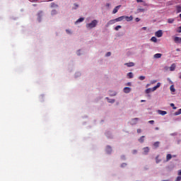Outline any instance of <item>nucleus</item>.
Wrapping results in <instances>:
<instances>
[{
  "mask_svg": "<svg viewBox=\"0 0 181 181\" xmlns=\"http://www.w3.org/2000/svg\"><path fill=\"white\" fill-rule=\"evenodd\" d=\"M98 23L97 20H93L91 23L86 24L87 29H93V28H95Z\"/></svg>",
  "mask_w": 181,
  "mask_h": 181,
  "instance_id": "obj_1",
  "label": "nucleus"
},
{
  "mask_svg": "<svg viewBox=\"0 0 181 181\" xmlns=\"http://www.w3.org/2000/svg\"><path fill=\"white\" fill-rule=\"evenodd\" d=\"M155 35L156 37H162L163 36V32H162V30H159L156 32Z\"/></svg>",
  "mask_w": 181,
  "mask_h": 181,
  "instance_id": "obj_2",
  "label": "nucleus"
},
{
  "mask_svg": "<svg viewBox=\"0 0 181 181\" xmlns=\"http://www.w3.org/2000/svg\"><path fill=\"white\" fill-rule=\"evenodd\" d=\"M117 21H115V19L113 20H110L109 21L107 24H106V28H108V26L111 25H114V23H116Z\"/></svg>",
  "mask_w": 181,
  "mask_h": 181,
  "instance_id": "obj_3",
  "label": "nucleus"
},
{
  "mask_svg": "<svg viewBox=\"0 0 181 181\" xmlns=\"http://www.w3.org/2000/svg\"><path fill=\"white\" fill-rule=\"evenodd\" d=\"M124 19L127 21V22H131V21L134 19V17L132 16H124Z\"/></svg>",
  "mask_w": 181,
  "mask_h": 181,
  "instance_id": "obj_4",
  "label": "nucleus"
},
{
  "mask_svg": "<svg viewBox=\"0 0 181 181\" xmlns=\"http://www.w3.org/2000/svg\"><path fill=\"white\" fill-rule=\"evenodd\" d=\"M125 19V16H122L120 17H118L117 18H115L116 22H122V21H124Z\"/></svg>",
  "mask_w": 181,
  "mask_h": 181,
  "instance_id": "obj_5",
  "label": "nucleus"
},
{
  "mask_svg": "<svg viewBox=\"0 0 181 181\" xmlns=\"http://www.w3.org/2000/svg\"><path fill=\"white\" fill-rule=\"evenodd\" d=\"M124 93H125L126 94H128V93H131V88L129 87H125L123 89Z\"/></svg>",
  "mask_w": 181,
  "mask_h": 181,
  "instance_id": "obj_6",
  "label": "nucleus"
},
{
  "mask_svg": "<svg viewBox=\"0 0 181 181\" xmlns=\"http://www.w3.org/2000/svg\"><path fill=\"white\" fill-rule=\"evenodd\" d=\"M175 9H176L177 13H180V12H181V6L180 5L175 6Z\"/></svg>",
  "mask_w": 181,
  "mask_h": 181,
  "instance_id": "obj_7",
  "label": "nucleus"
},
{
  "mask_svg": "<svg viewBox=\"0 0 181 181\" xmlns=\"http://www.w3.org/2000/svg\"><path fill=\"white\" fill-rule=\"evenodd\" d=\"M121 8V5L117 6L112 11V13H117L118 12V9Z\"/></svg>",
  "mask_w": 181,
  "mask_h": 181,
  "instance_id": "obj_8",
  "label": "nucleus"
},
{
  "mask_svg": "<svg viewBox=\"0 0 181 181\" xmlns=\"http://www.w3.org/2000/svg\"><path fill=\"white\" fill-rule=\"evenodd\" d=\"M174 42L175 43H181V38L179 37H175Z\"/></svg>",
  "mask_w": 181,
  "mask_h": 181,
  "instance_id": "obj_9",
  "label": "nucleus"
},
{
  "mask_svg": "<svg viewBox=\"0 0 181 181\" xmlns=\"http://www.w3.org/2000/svg\"><path fill=\"white\" fill-rule=\"evenodd\" d=\"M176 69V64H173L170 66V71H175V69Z\"/></svg>",
  "mask_w": 181,
  "mask_h": 181,
  "instance_id": "obj_10",
  "label": "nucleus"
},
{
  "mask_svg": "<svg viewBox=\"0 0 181 181\" xmlns=\"http://www.w3.org/2000/svg\"><path fill=\"white\" fill-rule=\"evenodd\" d=\"M153 57L154 59H160V57H162V54L160 53L155 54Z\"/></svg>",
  "mask_w": 181,
  "mask_h": 181,
  "instance_id": "obj_11",
  "label": "nucleus"
},
{
  "mask_svg": "<svg viewBox=\"0 0 181 181\" xmlns=\"http://www.w3.org/2000/svg\"><path fill=\"white\" fill-rule=\"evenodd\" d=\"M178 177H177L175 181H180L181 180V170H178Z\"/></svg>",
  "mask_w": 181,
  "mask_h": 181,
  "instance_id": "obj_12",
  "label": "nucleus"
},
{
  "mask_svg": "<svg viewBox=\"0 0 181 181\" xmlns=\"http://www.w3.org/2000/svg\"><path fill=\"white\" fill-rule=\"evenodd\" d=\"M143 150H144V155H147L148 152H149V147L144 148Z\"/></svg>",
  "mask_w": 181,
  "mask_h": 181,
  "instance_id": "obj_13",
  "label": "nucleus"
},
{
  "mask_svg": "<svg viewBox=\"0 0 181 181\" xmlns=\"http://www.w3.org/2000/svg\"><path fill=\"white\" fill-rule=\"evenodd\" d=\"M144 141H145V136H142L139 139V142H140V144H144Z\"/></svg>",
  "mask_w": 181,
  "mask_h": 181,
  "instance_id": "obj_14",
  "label": "nucleus"
},
{
  "mask_svg": "<svg viewBox=\"0 0 181 181\" xmlns=\"http://www.w3.org/2000/svg\"><path fill=\"white\" fill-rule=\"evenodd\" d=\"M135 64H134V62H130V63H126L125 66H127V67H134Z\"/></svg>",
  "mask_w": 181,
  "mask_h": 181,
  "instance_id": "obj_15",
  "label": "nucleus"
},
{
  "mask_svg": "<svg viewBox=\"0 0 181 181\" xmlns=\"http://www.w3.org/2000/svg\"><path fill=\"white\" fill-rule=\"evenodd\" d=\"M158 114H160V115H166V114H168V112L166 111H163V110H158Z\"/></svg>",
  "mask_w": 181,
  "mask_h": 181,
  "instance_id": "obj_16",
  "label": "nucleus"
},
{
  "mask_svg": "<svg viewBox=\"0 0 181 181\" xmlns=\"http://www.w3.org/2000/svg\"><path fill=\"white\" fill-rule=\"evenodd\" d=\"M50 6H51V8H58L59 5L56 4V3H54V2H52V3H51Z\"/></svg>",
  "mask_w": 181,
  "mask_h": 181,
  "instance_id": "obj_17",
  "label": "nucleus"
},
{
  "mask_svg": "<svg viewBox=\"0 0 181 181\" xmlns=\"http://www.w3.org/2000/svg\"><path fill=\"white\" fill-rule=\"evenodd\" d=\"M170 90L172 93H175V91H176V89H175V86L172 85L170 87Z\"/></svg>",
  "mask_w": 181,
  "mask_h": 181,
  "instance_id": "obj_18",
  "label": "nucleus"
},
{
  "mask_svg": "<svg viewBox=\"0 0 181 181\" xmlns=\"http://www.w3.org/2000/svg\"><path fill=\"white\" fill-rule=\"evenodd\" d=\"M172 159V154H168L166 156V160L168 162V160H170Z\"/></svg>",
  "mask_w": 181,
  "mask_h": 181,
  "instance_id": "obj_19",
  "label": "nucleus"
},
{
  "mask_svg": "<svg viewBox=\"0 0 181 181\" xmlns=\"http://www.w3.org/2000/svg\"><path fill=\"white\" fill-rule=\"evenodd\" d=\"M84 21V18H78L76 22H75V23L76 24V23H80V22H83Z\"/></svg>",
  "mask_w": 181,
  "mask_h": 181,
  "instance_id": "obj_20",
  "label": "nucleus"
},
{
  "mask_svg": "<svg viewBox=\"0 0 181 181\" xmlns=\"http://www.w3.org/2000/svg\"><path fill=\"white\" fill-rule=\"evenodd\" d=\"M127 76H128L129 78H134V74H132V72L128 73Z\"/></svg>",
  "mask_w": 181,
  "mask_h": 181,
  "instance_id": "obj_21",
  "label": "nucleus"
},
{
  "mask_svg": "<svg viewBox=\"0 0 181 181\" xmlns=\"http://www.w3.org/2000/svg\"><path fill=\"white\" fill-rule=\"evenodd\" d=\"M107 98L108 103H110L111 104L115 103V100H114V99H110L108 98Z\"/></svg>",
  "mask_w": 181,
  "mask_h": 181,
  "instance_id": "obj_22",
  "label": "nucleus"
},
{
  "mask_svg": "<svg viewBox=\"0 0 181 181\" xmlns=\"http://www.w3.org/2000/svg\"><path fill=\"white\" fill-rule=\"evenodd\" d=\"M175 22V18H168V23H173Z\"/></svg>",
  "mask_w": 181,
  "mask_h": 181,
  "instance_id": "obj_23",
  "label": "nucleus"
},
{
  "mask_svg": "<svg viewBox=\"0 0 181 181\" xmlns=\"http://www.w3.org/2000/svg\"><path fill=\"white\" fill-rule=\"evenodd\" d=\"M151 40V42H154L155 43L158 42V39L156 37H152Z\"/></svg>",
  "mask_w": 181,
  "mask_h": 181,
  "instance_id": "obj_24",
  "label": "nucleus"
},
{
  "mask_svg": "<svg viewBox=\"0 0 181 181\" xmlns=\"http://www.w3.org/2000/svg\"><path fill=\"white\" fill-rule=\"evenodd\" d=\"M153 146H155V148H158L159 147V141H156L153 144Z\"/></svg>",
  "mask_w": 181,
  "mask_h": 181,
  "instance_id": "obj_25",
  "label": "nucleus"
},
{
  "mask_svg": "<svg viewBox=\"0 0 181 181\" xmlns=\"http://www.w3.org/2000/svg\"><path fill=\"white\" fill-rule=\"evenodd\" d=\"M57 11H56V10H52V11H51V15H57Z\"/></svg>",
  "mask_w": 181,
  "mask_h": 181,
  "instance_id": "obj_26",
  "label": "nucleus"
},
{
  "mask_svg": "<svg viewBox=\"0 0 181 181\" xmlns=\"http://www.w3.org/2000/svg\"><path fill=\"white\" fill-rule=\"evenodd\" d=\"M180 114H181V109L178 110L177 112H175V115H180Z\"/></svg>",
  "mask_w": 181,
  "mask_h": 181,
  "instance_id": "obj_27",
  "label": "nucleus"
},
{
  "mask_svg": "<svg viewBox=\"0 0 181 181\" xmlns=\"http://www.w3.org/2000/svg\"><path fill=\"white\" fill-rule=\"evenodd\" d=\"M146 77L144 76H141L139 77V79L141 81H143V80H145Z\"/></svg>",
  "mask_w": 181,
  "mask_h": 181,
  "instance_id": "obj_28",
  "label": "nucleus"
},
{
  "mask_svg": "<svg viewBox=\"0 0 181 181\" xmlns=\"http://www.w3.org/2000/svg\"><path fill=\"white\" fill-rule=\"evenodd\" d=\"M122 27L121 25H117L115 28V30H119V29H121Z\"/></svg>",
  "mask_w": 181,
  "mask_h": 181,
  "instance_id": "obj_29",
  "label": "nucleus"
},
{
  "mask_svg": "<svg viewBox=\"0 0 181 181\" xmlns=\"http://www.w3.org/2000/svg\"><path fill=\"white\" fill-rule=\"evenodd\" d=\"M137 12L139 13V12H145V9L144 8H138L137 9Z\"/></svg>",
  "mask_w": 181,
  "mask_h": 181,
  "instance_id": "obj_30",
  "label": "nucleus"
},
{
  "mask_svg": "<svg viewBox=\"0 0 181 181\" xmlns=\"http://www.w3.org/2000/svg\"><path fill=\"white\" fill-rule=\"evenodd\" d=\"M177 33H181V26L179 27V28L177 29Z\"/></svg>",
  "mask_w": 181,
  "mask_h": 181,
  "instance_id": "obj_31",
  "label": "nucleus"
},
{
  "mask_svg": "<svg viewBox=\"0 0 181 181\" xmlns=\"http://www.w3.org/2000/svg\"><path fill=\"white\" fill-rule=\"evenodd\" d=\"M148 124H151V125H153V124H155V121L150 120V121H148Z\"/></svg>",
  "mask_w": 181,
  "mask_h": 181,
  "instance_id": "obj_32",
  "label": "nucleus"
},
{
  "mask_svg": "<svg viewBox=\"0 0 181 181\" xmlns=\"http://www.w3.org/2000/svg\"><path fill=\"white\" fill-rule=\"evenodd\" d=\"M146 94H149V93H151V88L146 89Z\"/></svg>",
  "mask_w": 181,
  "mask_h": 181,
  "instance_id": "obj_33",
  "label": "nucleus"
},
{
  "mask_svg": "<svg viewBox=\"0 0 181 181\" xmlns=\"http://www.w3.org/2000/svg\"><path fill=\"white\" fill-rule=\"evenodd\" d=\"M170 106L173 107V110H176V108H177L176 107H175V104H173V103H171Z\"/></svg>",
  "mask_w": 181,
  "mask_h": 181,
  "instance_id": "obj_34",
  "label": "nucleus"
},
{
  "mask_svg": "<svg viewBox=\"0 0 181 181\" xmlns=\"http://www.w3.org/2000/svg\"><path fill=\"white\" fill-rule=\"evenodd\" d=\"M110 56H111V52H109L106 54V57H110Z\"/></svg>",
  "mask_w": 181,
  "mask_h": 181,
  "instance_id": "obj_35",
  "label": "nucleus"
},
{
  "mask_svg": "<svg viewBox=\"0 0 181 181\" xmlns=\"http://www.w3.org/2000/svg\"><path fill=\"white\" fill-rule=\"evenodd\" d=\"M156 90H158V88L156 86L153 87L152 91H156Z\"/></svg>",
  "mask_w": 181,
  "mask_h": 181,
  "instance_id": "obj_36",
  "label": "nucleus"
},
{
  "mask_svg": "<svg viewBox=\"0 0 181 181\" xmlns=\"http://www.w3.org/2000/svg\"><path fill=\"white\" fill-rule=\"evenodd\" d=\"M107 151H112L111 146H107Z\"/></svg>",
  "mask_w": 181,
  "mask_h": 181,
  "instance_id": "obj_37",
  "label": "nucleus"
},
{
  "mask_svg": "<svg viewBox=\"0 0 181 181\" xmlns=\"http://www.w3.org/2000/svg\"><path fill=\"white\" fill-rule=\"evenodd\" d=\"M156 86L157 88H159V87H160V83H158Z\"/></svg>",
  "mask_w": 181,
  "mask_h": 181,
  "instance_id": "obj_38",
  "label": "nucleus"
},
{
  "mask_svg": "<svg viewBox=\"0 0 181 181\" xmlns=\"http://www.w3.org/2000/svg\"><path fill=\"white\" fill-rule=\"evenodd\" d=\"M156 86L157 88H159V87H160V83H158Z\"/></svg>",
  "mask_w": 181,
  "mask_h": 181,
  "instance_id": "obj_39",
  "label": "nucleus"
},
{
  "mask_svg": "<svg viewBox=\"0 0 181 181\" xmlns=\"http://www.w3.org/2000/svg\"><path fill=\"white\" fill-rule=\"evenodd\" d=\"M141 132H142V130L141 129H137V133L141 134Z\"/></svg>",
  "mask_w": 181,
  "mask_h": 181,
  "instance_id": "obj_40",
  "label": "nucleus"
},
{
  "mask_svg": "<svg viewBox=\"0 0 181 181\" xmlns=\"http://www.w3.org/2000/svg\"><path fill=\"white\" fill-rule=\"evenodd\" d=\"M125 166H127V163H122V164L121 165V167H122V168H125Z\"/></svg>",
  "mask_w": 181,
  "mask_h": 181,
  "instance_id": "obj_41",
  "label": "nucleus"
},
{
  "mask_svg": "<svg viewBox=\"0 0 181 181\" xmlns=\"http://www.w3.org/2000/svg\"><path fill=\"white\" fill-rule=\"evenodd\" d=\"M135 21H136V22H139V21H141V19L139 18H136Z\"/></svg>",
  "mask_w": 181,
  "mask_h": 181,
  "instance_id": "obj_42",
  "label": "nucleus"
},
{
  "mask_svg": "<svg viewBox=\"0 0 181 181\" xmlns=\"http://www.w3.org/2000/svg\"><path fill=\"white\" fill-rule=\"evenodd\" d=\"M66 33H71V31L70 30H66Z\"/></svg>",
  "mask_w": 181,
  "mask_h": 181,
  "instance_id": "obj_43",
  "label": "nucleus"
},
{
  "mask_svg": "<svg viewBox=\"0 0 181 181\" xmlns=\"http://www.w3.org/2000/svg\"><path fill=\"white\" fill-rule=\"evenodd\" d=\"M42 13H43V12H42V11H40V12L38 13V16H40V15H42Z\"/></svg>",
  "mask_w": 181,
  "mask_h": 181,
  "instance_id": "obj_44",
  "label": "nucleus"
},
{
  "mask_svg": "<svg viewBox=\"0 0 181 181\" xmlns=\"http://www.w3.org/2000/svg\"><path fill=\"white\" fill-rule=\"evenodd\" d=\"M74 6H76V8H78V5L76 4H74Z\"/></svg>",
  "mask_w": 181,
  "mask_h": 181,
  "instance_id": "obj_45",
  "label": "nucleus"
},
{
  "mask_svg": "<svg viewBox=\"0 0 181 181\" xmlns=\"http://www.w3.org/2000/svg\"><path fill=\"white\" fill-rule=\"evenodd\" d=\"M136 2L139 3V2H143L142 0H136Z\"/></svg>",
  "mask_w": 181,
  "mask_h": 181,
  "instance_id": "obj_46",
  "label": "nucleus"
},
{
  "mask_svg": "<svg viewBox=\"0 0 181 181\" xmlns=\"http://www.w3.org/2000/svg\"><path fill=\"white\" fill-rule=\"evenodd\" d=\"M144 6H148V4L146 3H144Z\"/></svg>",
  "mask_w": 181,
  "mask_h": 181,
  "instance_id": "obj_47",
  "label": "nucleus"
},
{
  "mask_svg": "<svg viewBox=\"0 0 181 181\" xmlns=\"http://www.w3.org/2000/svg\"><path fill=\"white\" fill-rule=\"evenodd\" d=\"M155 129L156 131H159V127H156Z\"/></svg>",
  "mask_w": 181,
  "mask_h": 181,
  "instance_id": "obj_48",
  "label": "nucleus"
},
{
  "mask_svg": "<svg viewBox=\"0 0 181 181\" xmlns=\"http://www.w3.org/2000/svg\"><path fill=\"white\" fill-rule=\"evenodd\" d=\"M142 29H143L144 30H146V27H143Z\"/></svg>",
  "mask_w": 181,
  "mask_h": 181,
  "instance_id": "obj_49",
  "label": "nucleus"
},
{
  "mask_svg": "<svg viewBox=\"0 0 181 181\" xmlns=\"http://www.w3.org/2000/svg\"><path fill=\"white\" fill-rule=\"evenodd\" d=\"M154 83H156V81H151V84H153Z\"/></svg>",
  "mask_w": 181,
  "mask_h": 181,
  "instance_id": "obj_50",
  "label": "nucleus"
},
{
  "mask_svg": "<svg viewBox=\"0 0 181 181\" xmlns=\"http://www.w3.org/2000/svg\"><path fill=\"white\" fill-rule=\"evenodd\" d=\"M136 152H137L136 150L133 151V153H134V154L136 153Z\"/></svg>",
  "mask_w": 181,
  "mask_h": 181,
  "instance_id": "obj_51",
  "label": "nucleus"
},
{
  "mask_svg": "<svg viewBox=\"0 0 181 181\" xmlns=\"http://www.w3.org/2000/svg\"><path fill=\"white\" fill-rule=\"evenodd\" d=\"M106 6L110 7V4L107 3V4H106Z\"/></svg>",
  "mask_w": 181,
  "mask_h": 181,
  "instance_id": "obj_52",
  "label": "nucleus"
},
{
  "mask_svg": "<svg viewBox=\"0 0 181 181\" xmlns=\"http://www.w3.org/2000/svg\"><path fill=\"white\" fill-rule=\"evenodd\" d=\"M145 101H146L145 100H141V103H145Z\"/></svg>",
  "mask_w": 181,
  "mask_h": 181,
  "instance_id": "obj_53",
  "label": "nucleus"
},
{
  "mask_svg": "<svg viewBox=\"0 0 181 181\" xmlns=\"http://www.w3.org/2000/svg\"><path fill=\"white\" fill-rule=\"evenodd\" d=\"M177 52H180V49H177Z\"/></svg>",
  "mask_w": 181,
  "mask_h": 181,
  "instance_id": "obj_54",
  "label": "nucleus"
},
{
  "mask_svg": "<svg viewBox=\"0 0 181 181\" xmlns=\"http://www.w3.org/2000/svg\"><path fill=\"white\" fill-rule=\"evenodd\" d=\"M127 86H131V83H127Z\"/></svg>",
  "mask_w": 181,
  "mask_h": 181,
  "instance_id": "obj_55",
  "label": "nucleus"
},
{
  "mask_svg": "<svg viewBox=\"0 0 181 181\" xmlns=\"http://www.w3.org/2000/svg\"><path fill=\"white\" fill-rule=\"evenodd\" d=\"M134 119H136V121H138V118H134Z\"/></svg>",
  "mask_w": 181,
  "mask_h": 181,
  "instance_id": "obj_56",
  "label": "nucleus"
},
{
  "mask_svg": "<svg viewBox=\"0 0 181 181\" xmlns=\"http://www.w3.org/2000/svg\"><path fill=\"white\" fill-rule=\"evenodd\" d=\"M179 78H181V74H180V76H179Z\"/></svg>",
  "mask_w": 181,
  "mask_h": 181,
  "instance_id": "obj_57",
  "label": "nucleus"
},
{
  "mask_svg": "<svg viewBox=\"0 0 181 181\" xmlns=\"http://www.w3.org/2000/svg\"><path fill=\"white\" fill-rule=\"evenodd\" d=\"M113 95H115V94H114Z\"/></svg>",
  "mask_w": 181,
  "mask_h": 181,
  "instance_id": "obj_58",
  "label": "nucleus"
}]
</instances>
